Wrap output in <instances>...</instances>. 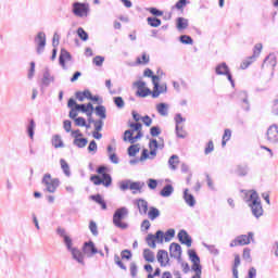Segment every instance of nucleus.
Masks as SVG:
<instances>
[{
  "mask_svg": "<svg viewBox=\"0 0 278 278\" xmlns=\"http://www.w3.org/2000/svg\"><path fill=\"white\" fill-rule=\"evenodd\" d=\"M66 61H71V52L66 51L65 49H61L59 64L62 66V68L66 70Z\"/></svg>",
  "mask_w": 278,
  "mask_h": 278,
  "instance_id": "nucleus-18",
  "label": "nucleus"
},
{
  "mask_svg": "<svg viewBox=\"0 0 278 278\" xmlns=\"http://www.w3.org/2000/svg\"><path fill=\"white\" fill-rule=\"evenodd\" d=\"M169 255L175 260H181V245L179 243L173 242L169 245Z\"/></svg>",
  "mask_w": 278,
  "mask_h": 278,
  "instance_id": "nucleus-15",
  "label": "nucleus"
},
{
  "mask_svg": "<svg viewBox=\"0 0 278 278\" xmlns=\"http://www.w3.org/2000/svg\"><path fill=\"white\" fill-rule=\"evenodd\" d=\"M175 192V188H173V185H166L160 192L161 197H170Z\"/></svg>",
  "mask_w": 278,
  "mask_h": 278,
  "instance_id": "nucleus-35",
  "label": "nucleus"
},
{
  "mask_svg": "<svg viewBox=\"0 0 278 278\" xmlns=\"http://www.w3.org/2000/svg\"><path fill=\"white\" fill-rule=\"evenodd\" d=\"M83 253L87 255V257H92L97 255V253H99V250L94 245V242L88 241V242H85L83 245Z\"/></svg>",
  "mask_w": 278,
  "mask_h": 278,
  "instance_id": "nucleus-13",
  "label": "nucleus"
},
{
  "mask_svg": "<svg viewBox=\"0 0 278 278\" xmlns=\"http://www.w3.org/2000/svg\"><path fill=\"white\" fill-rule=\"evenodd\" d=\"M89 229L92 236H99V227L97 226V223L94 220H91L89 223Z\"/></svg>",
  "mask_w": 278,
  "mask_h": 278,
  "instance_id": "nucleus-49",
  "label": "nucleus"
},
{
  "mask_svg": "<svg viewBox=\"0 0 278 278\" xmlns=\"http://www.w3.org/2000/svg\"><path fill=\"white\" fill-rule=\"evenodd\" d=\"M130 276L132 278L138 277V265L136 263H130Z\"/></svg>",
  "mask_w": 278,
  "mask_h": 278,
  "instance_id": "nucleus-60",
  "label": "nucleus"
},
{
  "mask_svg": "<svg viewBox=\"0 0 278 278\" xmlns=\"http://www.w3.org/2000/svg\"><path fill=\"white\" fill-rule=\"evenodd\" d=\"M90 181L94 184V186H104L105 188H110L112 186V176L110 174H103V177L98 175H93L90 177Z\"/></svg>",
  "mask_w": 278,
  "mask_h": 278,
  "instance_id": "nucleus-9",
  "label": "nucleus"
},
{
  "mask_svg": "<svg viewBox=\"0 0 278 278\" xmlns=\"http://www.w3.org/2000/svg\"><path fill=\"white\" fill-rule=\"evenodd\" d=\"M179 41L182 45H194V40L192 39V37L188 36V35H181L179 37Z\"/></svg>",
  "mask_w": 278,
  "mask_h": 278,
  "instance_id": "nucleus-44",
  "label": "nucleus"
},
{
  "mask_svg": "<svg viewBox=\"0 0 278 278\" xmlns=\"http://www.w3.org/2000/svg\"><path fill=\"white\" fill-rule=\"evenodd\" d=\"M168 166L170 170H177V166H179V156L177 154H173L169 157Z\"/></svg>",
  "mask_w": 278,
  "mask_h": 278,
  "instance_id": "nucleus-25",
  "label": "nucleus"
},
{
  "mask_svg": "<svg viewBox=\"0 0 278 278\" xmlns=\"http://www.w3.org/2000/svg\"><path fill=\"white\" fill-rule=\"evenodd\" d=\"M139 152H140V148L136 144H132L128 148V155L130 157L136 156V154L139 153Z\"/></svg>",
  "mask_w": 278,
  "mask_h": 278,
  "instance_id": "nucleus-47",
  "label": "nucleus"
},
{
  "mask_svg": "<svg viewBox=\"0 0 278 278\" xmlns=\"http://www.w3.org/2000/svg\"><path fill=\"white\" fill-rule=\"evenodd\" d=\"M143 260H146V262H150V263L155 262V253H153V251H151L150 249H144L143 250Z\"/></svg>",
  "mask_w": 278,
  "mask_h": 278,
  "instance_id": "nucleus-31",
  "label": "nucleus"
},
{
  "mask_svg": "<svg viewBox=\"0 0 278 278\" xmlns=\"http://www.w3.org/2000/svg\"><path fill=\"white\" fill-rule=\"evenodd\" d=\"M126 216H129V210H127V207L123 206L117 208L113 215V225L118 229H127L129 225L123 222V218H126Z\"/></svg>",
  "mask_w": 278,
  "mask_h": 278,
  "instance_id": "nucleus-4",
  "label": "nucleus"
},
{
  "mask_svg": "<svg viewBox=\"0 0 278 278\" xmlns=\"http://www.w3.org/2000/svg\"><path fill=\"white\" fill-rule=\"evenodd\" d=\"M154 239L156 242H159V244H163L164 243V231L157 230L156 233L154 235Z\"/></svg>",
  "mask_w": 278,
  "mask_h": 278,
  "instance_id": "nucleus-55",
  "label": "nucleus"
},
{
  "mask_svg": "<svg viewBox=\"0 0 278 278\" xmlns=\"http://www.w3.org/2000/svg\"><path fill=\"white\" fill-rule=\"evenodd\" d=\"M26 131L30 140H34V135L36 134V122L34 119L29 121V124L26 127Z\"/></svg>",
  "mask_w": 278,
  "mask_h": 278,
  "instance_id": "nucleus-28",
  "label": "nucleus"
},
{
  "mask_svg": "<svg viewBox=\"0 0 278 278\" xmlns=\"http://www.w3.org/2000/svg\"><path fill=\"white\" fill-rule=\"evenodd\" d=\"M191 270H194L195 275H203V267L201 266V262L192 263Z\"/></svg>",
  "mask_w": 278,
  "mask_h": 278,
  "instance_id": "nucleus-43",
  "label": "nucleus"
},
{
  "mask_svg": "<svg viewBox=\"0 0 278 278\" xmlns=\"http://www.w3.org/2000/svg\"><path fill=\"white\" fill-rule=\"evenodd\" d=\"M214 151V141H208L206 148L204 149L205 155H210Z\"/></svg>",
  "mask_w": 278,
  "mask_h": 278,
  "instance_id": "nucleus-62",
  "label": "nucleus"
},
{
  "mask_svg": "<svg viewBox=\"0 0 278 278\" xmlns=\"http://www.w3.org/2000/svg\"><path fill=\"white\" fill-rule=\"evenodd\" d=\"M184 200L187 205H189V207H194V205H197V200L194 199V195L188 193V189L184 190Z\"/></svg>",
  "mask_w": 278,
  "mask_h": 278,
  "instance_id": "nucleus-20",
  "label": "nucleus"
},
{
  "mask_svg": "<svg viewBox=\"0 0 278 278\" xmlns=\"http://www.w3.org/2000/svg\"><path fill=\"white\" fill-rule=\"evenodd\" d=\"M126 136H128V142H130V144H134L136 141L140 140V138H142V132L139 131L137 134V136L134 137V130L128 129L126 130Z\"/></svg>",
  "mask_w": 278,
  "mask_h": 278,
  "instance_id": "nucleus-24",
  "label": "nucleus"
},
{
  "mask_svg": "<svg viewBox=\"0 0 278 278\" xmlns=\"http://www.w3.org/2000/svg\"><path fill=\"white\" fill-rule=\"evenodd\" d=\"M76 127H86V118L77 117L74 119Z\"/></svg>",
  "mask_w": 278,
  "mask_h": 278,
  "instance_id": "nucleus-63",
  "label": "nucleus"
},
{
  "mask_svg": "<svg viewBox=\"0 0 278 278\" xmlns=\"http://www.w3.org/2000/svg\"><path fill=\"white\" fill-rule=\"evenodd\" d=\"M73 144L77 147L78 149H84L88 144V139L87 138H76L73 141Z\"/></svg>",
  "mask_w": 278,
  "mask_h": 278,
  "instance_id": "nucleus-36",
  "label": "nucleus"
},
{
  "mask_svg": "<svg viewBox=\"0 0 278 278\" xmlns=\"http://www.w3.org/2000/svg\"><path fill=\"white\" fill-rule=\"evenodd\" d=\"M149 61H150V58L147 54V52H143L141 58L140 56L137 58V64L147 65Z\"/></svg>",
  "mask_w": 278,
  "mask_h": 278,
  "instance_id": "nucleus-45",
  "label": "nucleus"
},
{
  "mask_svg": "<svg viewBox=\"0 0 278 278\" xmlns=\"http://www.w3.org/2000/svg\"><path fill=\"white\" fill-rule=\"evenodd\" d=\"M77 35L80 38V40H83L84 42H86V40H88V33H86V30H84V28L79 27L77 29Z\"/></svg>",
  "mask_w": 278,
  "mask_h": 278,
  "instance_id": "nucleus-54",
  "label": "nucleus"
},
{
  "mask_svg": "<svg viewBox=\"0 0 278 278\" xmlns=\"http://www.w3.org/2000/svg\"><path fill=\"white\" fill-rule=\"evenodd\" d=\"M114 103L118 110H123V108H125V100H123V97H115Z\"/></svg>",
  "mask_w": 278,
  "mask_h": 278,
  "instance_id": "nucleus-53",
  "label": "nucleus"
},
{
  "mask_svg": "<svg viewBox=\"0 0 278 278\" xmlns=\"http://www.w3.org/2000/svg\"><path fill=\"white\" fill-rule=\"evenodd\" d=\"M203 247L210 251L213 255H218L219 251L216 249V245H210L207 243H203Z\"/></svg>",
  "mask_w": 278,
  "mask_h": 278,
  "instance_id": "nucleus-56",
  "label": "nucleus"
},
{
  "mask_svg": "<svg viewBox=\"0 0 278 278\" xmlns=\"http://www.w3.org/2000/svg\"><path fill=\"white\" fill-rule=\"evenodd\" d=\"M156 112L161 116H168V104H166V103L156 104Z\"/></svg>",
  "mask_w": 278,
  "mask_h": 278,
  "instance_id": "nucleus-30",
  "label": "nucleus"
},
{
  "mask_svg": "<svg viewBox=\"0 0 278 278\" xmlns=\"http://www.w3.org/2000/svg\"><path fill=\"white\" fill-rule=\"evenodd\" d=\"M189 260L194 263V262H201V258L199 257V254L194 250H189L188 251Z\"/></svg>",
  "mask_w": 278,
  "mask_h": 278,
  "instance_id": "nucleus-46",
  "label": "nucleus"
},
{
  "mask_svg": "<svg viewBox=\"0 0 278 278\" xmlns=\"http://www.w3.org/2000/svg\"><path fill=\"white\" fill-rule=\"evenodd\" d=\"M90 200L98 203V205H101L102 210H108V203H105V200H103L101 194L90 195Z\"/></svg>",
  "mask_w": 278,
  "mask_h": 278,
  "instance_id": "nucleus-21",
  "label": "nucleus"
},
{
  "mask_svg": "<svg viewBox=\"0 0 278 278\" xmlns=\"http://www.w3.org/2000/svg\"><path fill=\"white\" fill-rule=\"evenodd\" d=\"M96 114H97V116H100V118H102V119L108 118V115L105 114V106H103V105H98L96 108Z\"/></svg>",
  "mask_w": 278,
  "mask_h": 278,
  "instance_id": "nucleus-39",
  "label": "nucleus"
},
{
  "mask_svg": "<svg viewBox=\"0 0 278 278\" xmlns=\"http://www.w3.org/2000/svg\"><path fill=\"white\" fill-rule=\"evenodd\" d=\"M175 238V229L170 228L165 232L164 240L165 242H170Z\"/></svg>",
  "mask_w": 278,
  "mask_h": 278,
  "instance_id": "nucleus-51",
  "label": "nucleus"
},
{
  "mask_svg": "<svg viewBox=\"0 0 278 278\" xmlns=\"http://www.w3.org/2000/svg\"><path fill=\"white\" fill-rule=\"evenodd\" d=\"M52 81H55V78L53 76H51L49 71H46L43 73V77H42V80H41L42 86H46V88H47L52 84Z\"/></svg>",
  "mask_w": 278,
  "mask_h": 278,
  "instance_id": "nucleus-26",
  "label": "nucleus"
},
{
  "mask_svg": "<svg viewBox=\"0 0 278 278\" xmlns=\"http://www.w3.org/2000/svg\"><path fill=\"white\" fill-rule=\"evenodd\" d=\"M34 42L36 45V51L38 55L45 53V48L47 47V35L45 34V31H39L35 37Z\"/></svg>",
  "mask_w": 278,
  "mask_h": 278,
  "instance_id": "nucleus-8",
  "label": "nucleus"
},
{
  "mask_svg": "<svg viewBox=\"0 0 278 278\" xmlns=\"http://www.w3.org/2000/svg\"><path fill=\"white\" fill-rule=\"evenodd\" d=\"M271 114L278 116V96L271 101Z\"/></svg>",
  "mask_w": 278,
  "mask_h": 278,
  "instance_id": "nucleus-52",
  "label": "nucleus"
},
{
  "mask_svg": "<svg viewBox=\"0 0 278 278\" xmlns=\"http://www.w3.org/2000/svg\"><path fill=\"white\" fill-rule=\"evenodd\" d=\"M266 140L269 141L270 144H277V142H278V126H277V124H273L267 128Z\"/></svg>",
  "mask_w": 278,
  "mask_h": 278,
  "instance_id": "nucleus-12",
  "label": "nucleus"
},
{
  "mask_svg": "<svg viewBox=\"0 0 278 278\" xmlns=\"http://www.w3.org/2000/svg\"><path fill=\"white\" fill-rule=\"evenodd\" d=\"M148 25H150V27H160V25H162V20L157 17H148Z\"/></svg>",
  "mask_w": 278,
  "mask_h": 278,
  "instance_id": "nucleus-40",
  "label": "nucleus"
},
{
  "mask_svg": "<svg viewBox=\"0 0 278 278\" xmlns=\"http://www.w3.org/2000/svg\"><path fill=\"white\" fill-rule=\"evenodd\" d=\"M52 144L54 149H63L64 141H62V137L60 135H54L52 138Z\"/></svg>",
  "mask_w": 278,
  "mask_h": 278,
  "instance_id": "nucleus-32",
  "label": "nucleus"
},
{
  "mask_svg": "<svg viewBox=\"0 0 278 278\" xmlns=\"http://www.w3.org/2000/svg\"><path fill=\"white\" fill-rule=\"evenodd\" d=\"M157 262L161 266H168V252L165 250H159L156 254Z\"/></svg>",
  "mask_w": 278,
  "mask_h": 278,
  "instance_id": "nucleus-17",
  "label": "nucleus"
},
{
  "mask_svg": "<svg viewBox=\"0 0 278 278\" xmlns=\"http://www.w3.org/2000/svg\"><path fill=\"white\" fill-rule=\"evenodd\" d=\"M239 97L241 99L242 108L245 110V112H249L251 110V105L249 104V98L247 96L245 91H241L239 93Z\"/></svg>",
  "mask_w": 278,
  "mask_h": 278,
  "instance_id": "nucleus-22",
  "label": "nucleus"
},
{
  "mask_svg": "<svg viewBox=\"0 0 278 278\" xmlns=\"http://www.w3.org/2000/svg\"><path fill=\"white\" fill-rule=\"evenodd\" d=\"M148 188H150V190H155V188H157V180H155L153 178H149L148 179Z\"/></svg>",
  "mask_w": 278,
  "mask_h": 278,
  "instance_id": "nucleus-64",
  "label": "nucleus"
},
{
  "mask_svg": "<svg viewBox=\"0 0 278 278\" xmlns=\"http://www.w3.org/2000/svg\"><path fill=\"white\" fill-rule=\"evenodd\" d=\"M229 140H231V129L226 128L223 135L222 147H227V142H229Z\"/></svg>",
  "mask_w": 278,
  "mask_h": 278,
  "instance_id": "nucleus-38",
  "label": "nucleus"
},
{
  "mask_svg": "<svg viewBox=\"0 0 278 278\" xmlns=\"http://www.w3.org/2000/svg\"><path fill=\"white\" fill-rule=\"evenodd\" d=\"M177 138H186L188 132L184 129V126H176L175 127Z\"/></svg>",
  "mask_w": 278,
  "mask_h": 278,
  "instance_id": "nucleus-41",
  "label": "nucleus"
},
{
  "mask_svg": "<svg viewBox=\"0 0 278 278\" xmlns=\"http://www.w3.org/2000/svg\"><path fill=\"white\" fill-rule=\"evenodd\" d=\"M148 218L151 220H156V218H160V211L155 206H151L148 212Z\"/></svg>",
  "mask_w": 278,
  "mask_h": 278,
  "instance_id": "nucleus-33",
  "label": "nucleus"
},
{
  "mask_svg": "<svg viewBox=\"0 0 278 278\" xmlns=\"http://www.w3.org/2000/svg\"><path fill=\"white\" fill-rule=\"evenodd\" d=\"M60 164H61V168L65 175V177H71V166L68 165V163L66 162V160L61 159L60 160Z\"/></svg>",
  "mask_w": 278,
  "mask_h": 278,
  "instance_id": "nucleus-34",
  "label": "nucleus"
},
{
  "mask_svg": "<svg viewBox=\"0 0 278 278\" xmlns=\"http://www.w3.org/2000/svg\"><path fill=\"white\" fill-rule=\"evenodd\" d=\"M236 175L239 177H247V175H249V165H238L236 168Z\"/></svg>",
  "mask_w": 278,
  "mask_h": 278,
  "instance_id": "nucleus-29",
  "label": "nucleus"
},
{
  "mask_svg": "<svg viewBox=\"0 0 278 278\" xmlns=\"http://www.w3.org/2000/svg\"><path fill=\"white\" fill-rule=\"evenodd\" d=\"M178 240L181 244H186V247L188 248L192 247V237H190V235H188V231H186L185 229L178 232Z\"/></svg>",
  "mask_w": 278,
  "mask_h": 278,
  "instance_id": "nucleus-14",
  "label": "nucleus"
},
{
  "mask_svg": "<svg viewBox=\"0 0 278 278\" xmlns=\"http://www.w3.org/2000/svg\"><path fill=\"white\" fill-rule=\"evenodd\" d=\"M129 186H131V180H123L119 182V189L125 192V190H129Z\"/></svg>",
  "mask_w": 278,
  "mask_h": 278,
  "instance_id": "nucleus-58",
  "label": "nucleus"
},
{
  "mask_svg": "<svg viewBox=\"0 0 278 278\" xmlns=\"http://www.w3.org/2000/svg\"><path fill=\"white\" fill-rule=\"evenodd\" d=\"M242 258H243L245 262H249L250 264L253 262V258L251 257V249L245 248V249L243 250Z\"/></svg>",
  "mask_w": 278,
  "mask_h": 278,
  "instance_id": "nucleus-50",
  "label": "nucleus"
},
{
  "mask_svg": "<svg viewBox=\"0 0 278 278\" xmlns=\"http://www.w3.org/2000/svg\"><path fill=\"white\" fill-rule=\"evenodd\" d=\"M270 66L271 68H275L277 66V55L275 53H270L267 55L263 62V66Z\"/></svg>",
  "mask_w": 278,
  "mask_h": 278,
  "instance_id": "nucleus-19",
  "label": "nucleus"
},
{
  "mask_svg": "<svg viewBox=\"0 0 278 278\" xmlns=\"http://www.w3.org/2000/svg\"><path fill=\"white\" fill-rule=\"evenodd\" d=\"M72 127H73V124L71 123V121L65 119L63 122V129H65L66 134H71L73 131Z\"/></svg>",
  "mask_w": 278,
  "mask_h": 278,
  "instance_id": "nucleus-59",
  "label": "nucleus"
},
{
  "mask_svg": "<svg viewBox=\"0 0 278 278\" xmlns=\"http://www.w3.org/2000/svg\"><path fill=\"white\" fill-rule=\"evenodd\" d=\"M149 149H150V156H149V151L148 150H143L140 161L142 162V160H155V156L157 155V149H160L162 151V149H164V140H162V142H157V139H151L149 141Z\"/></svg>",
  "mask_w": 278,
  "mask_h": 278,
  "instance_id": "nucleus-2",
  "label": "nucleus"
},
{
  "mask_svg": "<svg viewBox=\"0 0 278 278\" xmlns=\"http://www.w3.org/2000/svg\"><path fill=\"white\" fill-rule=\"evenodd\" d=\"M167 90H168V87L166 86V84L159 85L157 89H155V87H154V89L152 91V98L157 99V97H160V94L167 92Z\"/></svg>",
  "mask_w": 278,
  "mask_h": 278,
  "instance_id": "nucleus-23",
  "label": "nucleus"
},
{
  "mask_svg": "<svg viewBox=\"0 0 278 278\" xmlns=\"http://www.w3.org/2000/svg\"><path fill=\"white\" fill-rule=\"evenodd\" d=\"M150 134L153 138L160 136V134H162V130L160 129L159 126H153L151 129H150Z\"/></svg>",
  "mask_w": 278,
  "mask_h": 278,
  "instance_id": "nucleus-61",
  "label": "nucleus"
},
{
  "mask_svg": "<svg viewBox=\"0 0 278 278\" xmlns=\"http://www.w3.org/2000/svg\"><path fill=\"white\" fill-rule=\"evenodd\" d=\"M149 94L153 96V92H151V89H149V88H143V89L137 90L138 97L144 98V97H149Z\"/></svg>",
  "mask_w": 278,
  "mask_h": 278,
  "instance_id": "nucleus-48",
  "label": "nucleus"
},
{
  "mask_svg": "<svg viewBox=\"0 0 278 278\" xmlns=\"http://www.w3.org/2000/svg\"><path fill=\"white\" fill-rule=\"evenodd\" d=\"M174 121L176 123V127H180L181 123H186V118L181 116V113H177L174 117Z\"/></svg>",
  "mask_w": 278,
  "mask_h": 278,
  "instance_id": "nucleus-57",
  "label": "nucleus"
},
{
  "mask_svg": "<svg viewBox=\"0 0 278 278\" xmlns=\"http://www.w3.org/2000/svg\"><path fill=\"white\" fill-rule=\"evenodd\" d=\"M65 247L67 251L72 253V257L73 260H75V262H77L81 266H86V262L84 261L85 260L84 253L81 252V250L77 248H73V239H71V237L68 236H65Z\"/></svg>",
  "mask_w": 278,
  "mask_h": 278,
  "instance_id": "nucleus-3",
  "label": "nucleus"
},
{
  "mask_svg": "<svg viewBox=\"0 0 278 278\" xmlns=\"http://www.w3.org/2000/svg\"><path fill=\"white\" fill-rule=\"evenodd\" d=\"M244 192V201L249 204V207H251L253 216H255V218H260L261 216H263L264 208L262 207V200L260 199V194H257V191L250 190Z\"/></svg>",
  "mask_w": 278,
  "mask_h": 278,
  "instance_id": "nucleus-1",
  "label": "nucleus"
},
{
  "mask_svg": "<svg viewBox=\"0 0 278 278\" xmlns=\"http://www.w3.org/2000/svg\"><path fill=\"white\" fill-rule=\"evenodd\" d=\"M177 29H178V31L188 29V20H186L185 17H178L177 18Z\"/></svg>",
  "mask_w": 278,
  "mask_h": 278,
  "instance_id": "nucleus-37",
  "label": "nucleus"
},
{
  "mask_svg": "<svg viewBox=\"0 0 278 278\" xmlns=\"http://www.w3.org/2000/svg\"><path fill=\"white\" fill-rule=\"evenodd\" d=\"M146 241L148 247H150L151 249H155L157 247V244H155L156 242L155 235H148V237L146 238Z\"/></svg>",
  "mask_w": 278,
  "mask_h": 278,
  "instance_id": "nucleus-42",
  "label": "nucleus"
},
{
  "mask_svg": "<svg viewBox=\"0 0 278 278\" xmlns=\"http://www.w3.org/2000/svg\"><path fill=\"white\" fill-rule=\"evenodd\" d=\"M144 187L143 181H130L129 190H132V194H136V192H141L142 188Z\"/></svg>",
  "mask_w": 278,
  "mask_h": 278,
  "instance_id": "nucleus-27",
  "label": "nucleus"
},
{
  "mask_svg": "<svg viewBox=\"0 0 278 278\" xmlns=\"http://www.w3.org/2000/svg\"><path fill=\"white\" fill-rule=\"evenodd\" d=\"M253 232H249L248 235H240L235 240L230 242V247H244L247 244H251V240H253Z\"/></svg>",
  "mask_w": 278,
  "mask_h": 278,
  "instance_id": "nucleus-10",
  "label": "nucleus"
},
{
  "mask_svg": "<svg viewBox=\"0 0 278 278\" xmlns=\"http://www.w3.org/2000/svg\"><path fill=\"white\" fill-rule=\"evenodd\" d=\"M72 13L78 18H86L90 14V4L84 2H74L72 4Z\"/></svg>",
  "mask_w": 278,
  "mask_h": 278,
  "instance_id": "nucleus-5",
  "label": "nucleus"
},
{
  "mask_svg": "<svg viewBox=\"0 0 278 278\" xmlns=\"http://www.w3.org/2000/svg\"><path fill=\"white\" fill-rule=\"evenodd\" d=\"M262 49H263L262 43H256L254 46L253 55L245 59L241 63L240 68H242V71H244V70H247V67L252 65L254 63V61L257 60V58H260V53H262Z\"/></svg>",
  "mask_w": 278,
  "mask_h": 278,
  "instance_id": "nucleus-7",
  "label": "nucleus"
},
{
  "mask_svg": "<svg viewBox=\"0 0 278 278\" xmlns=\"http://www.w3.org/2000/svg\"><path fill=\"white\" fill-rule=\"evenodd\" d=\"M216 75H226L227 79L230 81L231 86H236L233 81V77L231 76V72H229V66L227 63H220L215 67Z\"/></svg>",
  "mask_w": 278,
  "mask_h": 278,
  "instance_id": "nucleus-11",
  "label": "nucleus"
},
{
  "mask_svg": "<svg viewBox=\"0 0 278 278\" xmlns=\"http://www.w3.org/2000/svg\"><path fill=\"white\" fill-rule=\"evenodd\" d=\"M41 184L45 186L46 191L52 194L58 190V188H60V179L51 178V174L43 175Z\"/></svg>",
  "mask_w": 278,
  "mask_h": 278,
  "instance_id": "nucleus-6",
  "label": "nucleus"
},
{
  "mask_svg": "<svg viewBox=\"0 0 278 278\" xmlns=\"http://www.w3.org/2000/svg\"><path fill=\"white\" fill-rule=\"evenodd\" d=\"M136 205L138 207L139 214H141V216H144V215L148 214V212H149V202H147V200L138 199L136 201Z\"/></svg>",
  "mask_w": 278,
  "mask_h": 278,
  "instance_id": "nucleus-16",
  "label": "nucleus"
}]
</instances>
